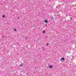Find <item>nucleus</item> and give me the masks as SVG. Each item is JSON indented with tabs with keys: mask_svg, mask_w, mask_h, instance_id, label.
I'll list each match as a JSON object with an SVG mask.
<instances>
[{
	"mask_svg": "<svg viewBox=\"0 0 76 76\" xmlns=\"http://www.w3.org/2000/svg\"><path fill=\"white\" fill-rule=\"evenodd\" d=\"M47 45H48V43H47Z\"/></svg>",
	"mask_w": 76,
	"mask_h": 76,
	"instance_id": "9d476101",
	"label": "nucleus"
},
{
	"mask_svg": "<svg viewBox=\"0 0 76 76\" xmlns=\"http://www.w3.org/2000/svg\"><path fill=\"white\" fill-rule=\"evenodd\" d=\"M20 67H22L23 66V64H21L20 65Z\"/></svg>",
	"mask_w": 76,
	"mask_h": 76,
	"instance_id": "20e7f679",
	"label": "nucleus"
},
{
	"mask_svg": "<svg viewBox=\"0 0 76 76\" xmlns=\"http://www.w3.org/2000/svg\"><path fill=\"white\" fill-rule=\"evenodd\" d=\"M44 22H45V23H48V21L47 20H44Z\"/></svg>",
	"mask_w": 76,
	"mask_h": 76,
	"instance_id": "f03ea898",
	"label": "nucleus"
},
{
	"mask_svg": "<svg viewBox=\"0 0 76 76\" xmlns=\"http://www.w3.org/2000/svg\"><path fill=\"white\" fill-rule=\"evenodd\" d=\"M37 22H38V21Z\"/></svg>",
	"mask_w": 76,
	"mask_h": 76,
	"instance_id": "4468645a",
	"label": "nucleus"
},
{
	"mask_svg": "<svg viewBox=\"0 0 76 76\" xmlns=\"http://www.w3.org/2000/svg\"><path fill=\"white\" fill-rule=\"evenodd\" d=\"M26 40H27L28 39V38H26Z\"/></svg>",
	"mask_w": 76,
	"mask_h": 76,
	"instance_id": "9b49d317",
	"label": "nucleus"
},
{
	"mask_svg": "<svg viewBox=\"0 0 76 76\" xmlns=\"http://www.w3.org/2000/svg\"><path fill=\"white\" fill-rule=\"evenodd\" d=\"M52 19H54V17H52Z\"/></svg>",
	"mask_w": 76,
	"mask_h": 76,
	"instance_id": "0eeeda50",
	"label": "nucleus"
},
{
	"mask_svg": "<svg viewBox=\"0 0 76 76\" xmlns=\"http://www.w3.org/2000/svg\"><path fill=\"white\" fill-rule=\"evenodd\" d=\"M65 59H64V58H61L60 60H64Z\"/></svg>",
	"mask_w": 76,
	"mask_h": 76,
	"instance_id": "f257e3e1",
	"label": "nucleus"
},
{
	"mask_svg": "<svg viewBox=\"0 0 76 76\" xmlns=\"http://www.w3.org/2000/svg\"><path fill=\"white\" fill-rule=\"evenodd\" d=\"M49 68H53V66H52L51 65H50L49 66Z\"/></svg>",
	"mask_w": 76,
	"mask_h": 76,
	"instance_id": "7ed1b4c3",
	"label": "nucleus"
},
{
	"mask_svg": "<svg viewBox=\"0 0 76 76\" xmlns=\"http://www.w3.org/2000/svg\"><path fill=\"white\" fill-rule=\"evenodd\" d=\"M45 30H44L43 31V34H45Z\"/></svg>",
	"mask_w": 76,
	"mask_h": 76,
	"instance_id": "39448f33",
	"label": "nucleus"
},
{
	"mask_svg": "<svg viewBox=\"0 0 76 76\" xmlns=\"http://www.w3.org/2000/svg\"><path fill=\"white\" fill-rule=\"evenodd\" d=\"M14 30L15 31H16V29H14Z\"/></svg>",
	"mask_w": 76,
	"mask_h": 76,
	"instance_id": "1a4fd4ad",
	"label": "nucleus"
},
{
	"mask_svg": "<svg viewBox=\"0 0 76 76\" xmlns=\"http://www.w3.org/2000/svg\"><path fill=\"white\" fill-rule=\"evenodd\" d=\"M45 26H47V24H46V25H45Z\"/></svg>",
	"mask_w": 76,
	"mask_h": 76,
	"instance_id": "f8f14e48",
	"label": "nucleus"
},
{
	"mask_svg": "<svg viewBox=\"0 0 76 76\" xmlns=\"http://www.w3.org/2000/svg\"><path fill=\"white\" fill-rule=\"evenodd\" d=\"M2 17H3V18H5V15H2Z\"/></svg>",
	"mask_w": 76,
	"mask_h": 76,
	"instance_id": "423d86ee",
	"label": "nucleus"
},
{
	"mask_svg": "<svg viewBox=\"0 0 76 76\" xmlns=\"http://www.w3.org/2000/svg\"><path fill=\"white\" fill-rule=\"evenodd\" d=\"M36 68H37V67H35V69H36Z\"/></svg>",
	"mask_w": 76,
	"mask_h": 76,
	"instance_id": "ddd939ff",
	"label": "nucleus"
},
{
	"mask_svg": "<svg viewBox=\"0 0 76 76\" xmlns=\"http://www.w3.org/2000/svg\"><path fill=\"white\" fill-rule=\"evenodd\" d=\"M20 18V17H18L17 18V19H19Z\"/></svg>",
	"mask_w": 76,
	"mask_h": 76,
	"instance_id": "6e6552de",
	"label": "nucleus"
}]
</instances>
